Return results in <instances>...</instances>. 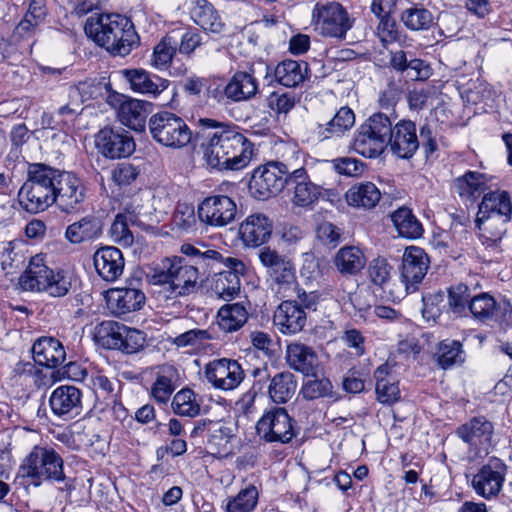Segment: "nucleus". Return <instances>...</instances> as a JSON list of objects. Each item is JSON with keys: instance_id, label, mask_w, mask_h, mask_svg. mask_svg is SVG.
<instances>
[{"instance_id": "obj_51", "label": "nucleus", "mask_w": 512, "mask_h": 512, "mask_svg": "<svg viewBox=\"0 0 512 512\" xmlns=\"http://www.w3.org/2000/svg\"><path fill=\"white\" fill-rule=\"evenodd\" d=\"M181 252L187 256L193 257L195 266L202 269L203 274L210 272V270L216 268L217 264L222 261V255L216 250H206L201 252L199 249L191 244H183L181 246Z\"/></svg>"}, {"instance_id": "obj_4", "label": "nucleus", "mask_w": 512, "mask_h": 512, "mask_svg": "<svg viewBox=\"0 0 512 512\" xmlns=\"http://www.w3.org/2000/svg\"><path fill=\"white\" fill-rule=\"evenodd\" d=\"M74 282L71 272L49 268L42 255L31 257L28 267L19 278V285L23 290L44 292L51 297L66 296Z\"/></svg>"}, {"instance_id": "obj_22", "label": "nucleus", "mask_w": 512, "mask_h": 512, "mask_svg": "<svg viewBox=\"0 0 512 512\" xmlns=\"http://www.w3.org/2000/svg\"><path fill=\"white\" fill-rule=\"evenodd\" d=\"M49 405L52 412L59 417H77L82 411V392L73 385H61L51 393Z\"/></svg>"}, {"instance_id": "obj_44", "label": "nucleus", "mask_w": 512, "mask_h": 512, "mask_svg": "<svg viewBox=\"0 0 512 512\" xmlns=\"http://www.w3.org/2000/svg\"><path fill=\"white\" fill-rule=\"evenodd\" d=\"M297 381L295 376L284 371L274 375L268 387L269 397L277 404H283L289 401L296 392Z\"/></svg>"}, {"instance_id": "obj_6", "label": "nucleus", "mask_w": 512, "mask_h": 512, "mask_svg": "<svg viewBox=\"0 0 512 512\" xmlns=\"http://www.w3.org/2000/svg\"><path fill=\"white\" fill-rule=\"evenodd\" d=\"M18 474L36 487L45 481H63V459L54 449L36 445L22 460Z\"/></svg>"}, {"instance_id": "obj_3", "label": "nucleus", "mask_w": 512, "mask_h": 512, "mask_svg": "<svg viewBox=\"0 0 512 512\" xmlns=\"http://www.w3.org/2000/svg\"><path fill=\"white\" fill-rule=\"evenodd\" d=\"M199 267L179 256L163 259L149 276L152 285L160 286V293L175 299L194 293L199 287Z\"/></svg>"}, {"instance_id": "obj_19", "label": "nucleus", "mask_w": 512, "mask_h": 512, "mask_svg": "<svg viewBox=\"0 0 512 512\" xmlns=\"http://www.w3.org/2000/svg\"><path fill=\"white\" fill-rule=\"evenodd\" d=\"M394 120L390 117L388 147L398 158L410 159L420 147L416 125L410 120H400L393 124Z\"/></svg>"}, {"instance_id": "obj_57", "label": "nucleus", "mask_w": 512, "mask_h": 512, "mask_svg": "<svg viewBox=\"0 0 512 512\" xmlns=\"http://www.w3.org/2000/svg\"><path fill=\"white\" fill-rule=\"evenodd\" d=\"M139 176L137 167L130 163L117 164L111 171V178L118 186H128Z\"/></svg>"}, {"instance_id": "obj_59", "label": "nucleus", "mask_w": 512, "mask_h": 512, "mask_svg": "<svg viewBox=\"0 0 512 512\" xmlns=\"http://www.w3.org/2000/svg\"><path fill=\"white\" fill-rule=\"evenodd\" d=\"M467 290L468 288L464 285H459L449 290L448 303L455 314H462L465 312L466 306L469 305L470 298Z\"/></svg>"}, {"instance_id": "obj_28", "label": "nucleus", "mask_w": 512, "mask_h": 512, "mask_svg": "<svg viewBox=\"0 0 512 512\" xmlns=\"http://www.w3.org/2000/svg\"><path fill=\"white\" fill-rule=\"evenodd\" d=\"M272 221L264 214L248 216L239 227V235L245 246H260L272 233Z\"/></svg>"}, {"instance_id": "obj_41", "label": "nucleus", "mask_w": 512, "mask_h": 512, "mask_svg": "<svg viewBox=\"0 0 512 512\" xmlns=\"http://www.w3.org/2000/svg\"><path fill=\"white\" fill-rule=\"evenodd\" d=\"M308 73V64L304 61L284 60L274 70L276 81L285 87H296L304 82Z\"/></svg>"}, {"instance_id": "obj_63", "label": "nucleus", "mask_w": 512, "mask_h": 512, "mask_svg": "<svg viewBox=\"0 0 512 512\" xmlns=\"http://www.w3.org/2000/svg\"><path fill=\"white\" fill-rule=\"evenodd\" d=\"M376 394L379 402L392 404L399 399V388L395 379L376 384Z\"/></svg>"}, {"instance_id": "obj_48", "label": "nucleus", "mask_w": 512, "mask_h": 512, "mask_svg": "<svg viewBox=\"0 0 512 512\" xmlns=\"http://www.w3.org/2000/svg\"><path fill=\"white\" fill-rule=\"evenodd\" d=\"M259 491L253 484L241 489L235 496L227 499L226 512H252L258 503Z\"/></svg>"}, {"instance_id": "obj_18", "label": "nucleus", "mask_w": 512, "mask_h": 512, "mask_svg": "<svg viewBox=\"0 0 512 512\" xmlns=\"http://www.w3.org/2000/svg\"><path fill=\"white\" fill-rule=\"evenodd\" d=\"M95 146L105 158L119 159L135 150L133 137L122 128L105 127L95 135Z\"/></svg>"}, {"instance_id": "obj_43", "label": "nucleus", "mask_w": 512, "mask_h": 512, "mask_svg": "<svg viewBox=\"0 0 512 512\" xmlns=\"http://www.w3.org/2000/svg\"><path fill=\"white\" fill-rule=\"evenodd\" d=\"M147 105L148 103L137 99H130L123 102L118 111L120 122L130 129L136 131L143 130L147 116Z\"/></svg>"}, {"instance_id": "obj_35", "label": "nucleus", "mask_w": 512, "mask_h": 512, "mask_svg": "<svg viewBox=\"0 0 512 512\" xmlns=\"http://www.w3.org/2000/svg\"><path fill=\"white\" fill-rule=\"evenodd\" d=\"M333 264L341 275L354 276L365 267L366 257L359 247L344 246L336 252Z\"/></svg>"}, {"instance_id": "obj_29", "label": "nucleus", "mask_w": 512, "mask_h": 512, "mask_svg": "<svg viewBox=\"0 0 512 512\" xmlns=\"http://www.w3.org/2000/svg\"><path fill=\"white\" fill-rule=\"evenodd\" d=\"M34 361L44 367L56 368L66 359L61 342L53 337H41L32 346Z\"/></svg>"}, {"instance_id": "obj_42", "label": "nucleus", "mask_w": 512, "mask_h": 512, "mask_svg": "<svg viewBox=\"0 0 512 512\" xmlns=\"http://www.w3.org/2000/svg\"><path fill=\"white\" fill-rule=\"evenodd\" d=\"M207 445L212 454L227 455L230 450V441L234 437V428L225 422H214L209 427Z\"/></svg>"}, {"instance_id": "obj_33", "label": "nucleus", "mask_w": 512, "mask_h": 512, "mask_svg": "<svg viewBox=\"0 0 512 512\" xmlns=\"http://www.w3.org/2000/svg\"><path fill=\"white\" fill-rule=\"evenodd\" d=\"M258 92V81L250 73L238 71L224 87V95L231 102L252 99Z\"/></svg>"}, {"instance_id": "obj_56", "label": "nucleus", "mask_w": 512, "mask_h": 512, "mask_svg": "<svg viewBox=\"0 0 512 512\" xmlns=\"http://www.w3.org/2000/svg\"><path fill=\"white\" fill-rule=\"evenodd\" d=\"M110 236L113 242L122 245L130 246L133 244L134 238L132 232L129 230L124 216L117 215L113 221L110 230Z\"/></svg>"}, {"instance_id": "obj_37", "label": "nucleus", "mask_w": 512, "mask_h": 512, "mask_svg": "<svg viewBox=\"0 0 512 512\" xmlns=\"http://www.w3.org/2000/svg\"><path fill=\"white\" fill-rule=\"evenodd\" d=\"M506 301L497 303L493 296L488 293H480L469 301L468 309L472 316L480 322L495 320L500 310L510 309Z\"/></svg>"}, {"instance_id": "obj_27", "label": "nucleus", "mask_w": 512, "mask_h": 512, "mask_svg": "<svg viewBox=\"0 0 512 512\" xmlns=\"http://www.w3.org/2000/svg\"><path fill=\"white\" fill-rule=\"evenodd\" d=\"M94 266L98 275L107 282L117 280L124 270L122 252L113 246L98 249L93 256Z\"/></svg>"}, {"instance_id": "obj_32", "label": "nucleus", "mask_w": 512, "mask_h": 512, "mask_svg": "<svg viewBox=\"0 0 512 512\" xmlns=\"http://www.w3.org/2000/svg\"><path fill=\"white\" fill-rule=\"evenodd\" d=\"M179 372L173 365L158 366L155 381L151 387V396L158 403H167L178 386Z\"/></svg>"}, {"instance_id": "obj_31", "label": "nucleus", "mask_w": 512, "mask_h": 512, "mask_svg": "<svg viewBox=\"0 0 512 512\" xmlns=\"http://www.w3.org/2000/svg\"><path fill=\"white\" fill-rule=\"evenodd\" d=\"M487 181L485 174L468 171L454 180L453 188L462 201L473 204L486 193Z\"/></svg>"}, {"instance_id": "obj_7", "label": "nucleus", "mask_w": 512, "mask_h": 512, "mask_svg": "<svg viewBox=\"0 0 512 512\" xmlns=\"http://www.w3.org/2000/svg\"><path fill=\"white\" fill-rule=\"evenodd\" d=\"M390 116L382 112L370 115L354 132L352 148L366 158H377L388 147Z\"/></svg>"}, {"instance_id": "obj_34", "label": "nucleus", "mask_w": 512, "mask_h": 512, "mask_svg": "<svg viewBox=\"0 0 512 512\" xmlns=\"http://www.w3.org/2000/svg\"><path fill=\"white\" fill-rule=\"evenodd\" d=\"M493 430V424L489 420L484 416H477L458 427L456 433L464 442L477 447L491 440Z\"/></svg>"}, {"instance_id": "obj_46", "label": "nucleus", "mask_w": 512, "mask_h": 512, "mask_svg": "<svg viewBox=\"0 0 512 512\" xmlns=\"http://www.w3.org/2000/svg\"><path fill=\"white\" fill-rule=\"evenodd\" d=\"M218 325L225 332L239 330L248 319L246 308L240 303L222 306L217 315Z\"/></svg>"}, {"instance_id": "obj_30", "label": "nucleus", "mask_w": 512, "mask_h": 512, "mask_svg": "<svg viewBox=\"0 0 512 512\" xmlns=\"http://www.w3.org/2000/svg\"><path fill=\"white\" fill-rule=\"evenodd\" d=\"M122 73L134 92L156 97L169 86L167 79L150 75L142 69L123 70Z\"/></svg>"}, {"instance_id": "obj_5", "label": "nucleus", "mask_w": 512, "mask_h": 512, "mask_svg": "<svg viewBox=\"0 0 512 512\" xmlns=\"http://www.w3.org/2000/svg\"><path fill=\"white\" fill-rule=\"evenodd\" d=\"M54 168L44 164L30 166L28 178L18 191V203L30 214L45 211L55 203Z\"/></svg>"}, {"instance_id": "obj_40", "label": "nucleus", "mask_w": 512, "mask_h": 512, "mask_svg": "<svg viewBox=\"0 0 512 512\" xmlns=\"http://www.w3.org/2000/svg\"><path fill=\"white\" fill-rule=\"evenodd\" d=\"M345 199L350 206L372 209L379 203L381 192L372 182L358 183L348 189Z\"/></svg>"}, {"instance_id": "obj_61", "label": "nucleus", "mask_w": 512, "mask_h": 512, "mask_svg": "<svg viewBox=\"0 0 512 512\" xmlns=\"http://www.w3.org/2000/svg\"><path fill=\"white\" fill-rule=\"evenodd\" d=\"M209 339L211 336L207 330L192 329L176 336L174 344L178 347L196 346Z\"/></svg>"}, {"instance_id": "obj_49", "label": "nucleus", "mask_w": 512, "mask_h": 512, "mask_svg": "<svg viewBox=\"0 0 512 512\" xmlns=\"http://www.w3.org/2000/svg\"><path fill=\"white\" fill-rule=\"evenodd\" d=\"M437 362L443 369H448L464 361L462 345L456 340H443L436 353Z\"/></svg>"}, {"instance_id": "obj_1", "label": "nucleus", "mask_w": 512, "mask_h": 512, "mask_svg": "<svg viewBox=\"0 0 512 512\" xmlns=\"http://www.w3.org/2000/svg\"><path fill=\"white\" fill-rule=\"evenodd\" d=\"M198 126L204 158L212 168L240 170L248 165L253 144L239 126L212 118H200Z\"/></svg>"}, {"instance_id": "obj_50", "label": "nucleus", "mask_w": 512, "mask_h": 512, "mask_svg": "<svg viewBox=\"0 0 512 512\" xmlns=\"http://www.w3.org/2000/svg\"><path fill=\"white\" fill-rule=\"evenodd\" d=\"M400 19L411 31L428 30L434 22L432 13L423 7H411L404 10Z\"/></svg>"}, {"instance_id": "obj_20", "label": "nucleus", "mask_w": 512, "mask_h": 512, "mask_svg": "<svg viewBox=\"0 0 512 512\" xmlns=\"http://www.w3.org/2000/svg\"><path fill=\"white\" fill-rule=\"evenodd\" d=\"M220 265L227 270L219 271L215 274L212 290L219 298L223 300H231L240 292V275L246 271L245 264L234 257H223ZM216 266H219L217 264Z\"/></svg>"}, {"instance_id": "obj_15", "label": "nucleus", "mask_w": 512, "mask_h": 512, "mask_svg": "<svg viewBox=\"0 0 512 512\" xmlns=\"http://www.w3.org/2000/svg\"><path fill=\"white\" fill-rule=\"evenodd\" d=\"M204 375L213 388L224 392L236 389L245 378L241 364L230 358L210 361L204 368Z\"/></svg>"}, {"instance_id": "obj_25", "label": "nucleus", "mask_w": 512, "mask_h": 512, "mask_svg": "<svg viewBox=\"0 0 512 512\" xmlns=\"http://www.w3.org/2000/svg\"><path fill=\"white\" fill-rule=\"evenodd\" d=\"M505 466L497 464L492 466L490 464L484 465L473 476L472 487L475 492L485 499L496 497L502 489L505 481Z\"/></svg>"}, {"instance_id": "obj_8", "label": "nucleus", "mask_w": 512, "mask_h": 512, "mask_svg": "<svg viewBox=\"0 0 512 512\" xmlns=\"http://www.w3.org/2000/svg\"><path fill=\"white\" fill-rule=\"evenodd\" d=\"M148 125L152 138L164 147L181 149L191 141L192 131L189 126L174 113H156L150 117Z\"/></svg>"}, {"instance_id": "obj_39", "label": "nucleus", "mask_w": 512, "mask_h": 512, "mask_svg": "<svg viewBox=\"0 0 512 512\" xmlns=\"http://www.w3.org/2000/svg\"><path fill=\"white\" fill-rule=\"evenodd\" d=\"M271 289L280 297L291 296L297 287L296 273L293 263L288 260L268 275Z\"/></svg>"}, {"instance_id": "obj_54", "label": "nucleus", "mask_w": 512, "mask_h": 512, "mask_svg": "<svg viewBox=\"0 0 512 512\" xmlns=\"http://www.w3.org/2000/svg\"><path fill=\"white\" fill-rule=\"evenodd\" d=\"M332 391V383L327 378L307 381L301 389L305 399L314 400L329 395Z\"/></svg>"}, {"instance_id": "obj_10", "label": "nucleus", "mask_w": 512, "mask_h": 512, "mask_svg": "<svg viewBox=\"0 0 512 512\" xmlns=\"http://www.w3.org/2000/svg\"><path fill=\"white\" fill-rule=\"evenodd\" d=\"M312 20L319 34L337 39H344L353 24L344 7L336 2L317 3Z\"/></svg>"}, {"instance_id": "obj_21", "label": "nucleus", "mask_w": 512, "mask_h": 512, "mask_svg": "<svg viewBox=\"0 0 512 512\" xmlns=\"http://www.w3.org/2000/svg\"><path fill=\"white\" fill-rule=\"evenodd\" d=\"M287 187L291 203L300 208H311L322 195V187L311 181L304 167L291 171Z\"/></svg>"}, {"instance_id": "obj_23", "label": "nucleus", "mask_w": 512, "mask_h": 512, "mask_svg": "<svg viewBox=\"0 0 512 512\" xmlns=\"http://www.w3.org/2000/svg\"><path fill=\"white\" fill-rule=\"evenodd\" d=\"M306 321V313L296 301H283L273 315L274 325L284 335L299 333L305 327Z\"/></svg>"}, {"instance_id": "obj_26", "label": "nucleus", "mask_w": 512, "mask_h": 512, "mask_svg": "<svg viewBox=\"0 0 512 512\" xmlns=\"http://www.w3.org/2000/svg\"><path fill=\"white\" fill-rule=\"evenodd\" d=\"M145 300L142 290L128 287L111 289L106 296L109 310L118 316L139 310Z\"/></svg>"}, {"instance_id": "obj_9", "label": "nucleus", "mask_w": 512, "mask_h": 512, "mask_svg": "<svg viewBox=\"0 0 512 512\" xmlns=\"http://www.w3.org/2000/svg\"><path fill=\"white\" fill-rule=\"evenodd\" d=\"M291 171L279 161H270L257 167L249 181V192L258 200L278 195L287 186Z\"/></svg>"}, {"instance_id": "obj_47", "label": "nucleus", "mask_w": 512, "mask_h": 512, "mask_svg": "<svg viewBox=\"0 0 512 512\" xmlns=\"http://www.w3.org/2000/svg\"><path fill=\"white\" fill-rule=\"evenodd\" d=\"M100 221L94 217H84L80 221L69 225L66 229V238L74 244L82 243L101 234Z\"/></svg>"}, {"instance_id": "obj_11", "label": "nucleus", "mask_w": 512, "mask_h": 512, "mask_svg": "<svg viewBox=\"0 0 512 512\" xmlns=\"http://www.w3.org/2000/svg\"><path fill=\"white\" fill-rule=\"evenodd\" d=\"M98 338L104 347L127 354L137 353L146 342L142 331L115 321L102 322L98 329Z\"/></svg>"}, {"instance_id": "obj_45", "label": "nucleus", "mask_w": 512, "mask_h": 512, "mask_svg": "<svg viewBox=\"0 0 512 512\" xmlns=\"http://www.w3.org/2000/svg\"><path fill=\"white\" fill-rule=\"evenodd\" d=\"M391 220L402 237L416 239L423 234L422 225L410 208L404 206L398 208L391 214Z\"/></svg>"}, {"instance_id": "obj_62", "label": "nucleus", "mask_w": 512, "mask_h": 512, "mask_svg": "<svg viewBox=\"0 0 512 512\" xmlns=\"http://www.w3.org/2000/svg\"><path fill=\"white\" fill-rule=\"evenodd\" d=\"M442 294H428L422 297V315L427 321L435 322L441 315Z\"/></svg>"}, {"instance_id": "obj_14", "label": "nucleus", "mask_w": 512, "mask_h": 512, "mask_svg": "<svg viewBox=\"0 0 512 512\" xmlns=\"http://www.w3.org/2000/svg\"><path fill=\"white\" fill-rule=\"evenodd\" d=\"M512 215V203L508 192L503 190L484 193L482 201L478 205L477 223L479 229L488 232L492 226L501 220L502 224L510 221Z\"/></svg>"}, {"instance_id": "obj_17", "label": "nucleus", "mask_w": 512, "mask_h": 512, "mask_svg": "<svg viewBox=\"0 0 512 512\" xmlns=\"http://www.w3.org/2000/svg\"><path fill=\"white\" fill-rule=\"evenodd\" d=\"M199 220L212 227H224L232 223L237 215L235 201L226 195L217 194L204 198L198 205Z\"/></svg>"}, {"instance_id": "obj_52", "label": "nucleus", "mask_w": 512, "mask_h": 512, "mask_svg": "<svg viewBox=\"0 0 512 512\" xmlns=\"http://www.w3.org/2000/svg\"><path fill=\"white\" fill-rule=\"evenodd\" d=\"M172 408L174 413L180 416L195 417L200 413L196 395L188 388L182 389L174 395Z\"/></svg>"}, {"instance_id": "obj_2", "label": "nucleus", "mask_w": 512, "mask_h": 512, "mask_svg": "<svg viewBox=\"0 0 512 512\" xmlns=\"http://www.w3.org/2000/svg\"><path fill=\"white\" fill-rule=\"evenodd\" d=\"M86 35L113 56H127L139 44V36L127 17L116 14H96L85 23Z\"/></svg>"}, {"instance_id": "obj_24", "label": "nucleus", "mask_w": 512, "mask_h": 512, "mask_svg": "<svg viewBox=\"0 0 512 512\" xmlns=\"http://www.w3.org/2000/svg\"><path fill=\"white\" fill-rule=\"evenodd\" d=\"M285 360L294 371L305 376H315L319 368V360L314 349L300 342L286 346Z\"/></svg>"}, {"instance_id": "obj_58", "label": "nucleus", "mask_w": 512, "mask_h": 512, "mask_svg": "<svg viewBox=\"0 0 512 512\" xmlns=\"http://www.w3.org/2000/svg\"><path fill=\"white\" fill-rule=\"evenodd\" d=\"M258 258L266 269L267 275H270L274 270L289 260L286 256L279 254L276 250H273L270 247L260 249Z\"/></svg>"}, {"instance_id": "obj_60", "label": "nucleus", "mask_w": 512, "mask_h": 512, "mask_svg": "<svg viewBox=\"0 0 512 512\" xmlns=\"http://www.w3.org/2000/svg\"><path fill=\"white\" fill-rule=\"evenodd\" d=\"M175 53L173 46L166 40L160 41L154 48L152 64L158 69L166 68Z\"/></svg>"}, {"instance_id": "obj_53", "label": "nucleus", "mask_w": 512, "mask_h": 512, "mask_svg": "<svg viewBox=\"0 0 512 512\" xmlns=\"http://www.w3.org/2000/svg\"><path fill=\"white\" fill-rule=\"evenodd\" d=\"M392 266L385 258H375L368 265L370 281L379 287H384L391 278Z\"/></svg>"}, {"instance_id": "obj_36", "label": "nucleus", "mask_w": 512, "mask_h": 512, "mask_svg": "<svg viewBox=\"0 0 512 512\" xmlns=\"http://www.w3.org/2000/svg\"><path fill=\"white\" fill-rule=\"evenodd\" d=\"M355 124V114L349 107H341L326 124H319L314 133L319 140L340 137Z\"/></svg>"}, {"instance_id": "obj_13", "label": "nucleus", "mask_w": 512, "mask_h": 512, "mask_svg": "<svg viewBox=\"0 0 512 512\" xmlns=\"http://www.w3.org/2000/svg\"><path fill=\"white\" fill-rule=\"evenodd\" d=\"M256 433L265 442L287 444L295 436L293 420L285 408H275L258 420Z\"/></svg>"}, {"instance_id": "obj_64", "label": "nucleus", "mask_w": 512, "mask_h": 512, "mask_svg": "<svg viewBox=\"0 0 512 512\" xmlns=\"http://www.w3.org/2000/svg\"><path fill=\"white\" fill-rule=\"evenodd\" d=\"M377 33L380 41L384 45L395 42L398 39V30L395 20L391 17L380 19Z\"/></svg>"}, {"instance_id": "obj_55", "label": "nucleus", "mask_w": 512, "mask_h": 512, "mask_svg": "<svg viewBox=\"0 0 512 512\" xmlns=\"http://www.w3.org/2000/svg\"><path fill=\"white\" fill-rule=\"evenodd\" d=\"M174 224L182 230H190L196 226V214L192 204L179 203L173 215Z\"/></svg>"}, {"instance_id": "obj_16", "label": "nucleus", "mask_w": 512, "mask_h": 512, "mask_svg": "<svg viewBox=\"0 0 512 512\" xmlns=\"http://www.w3.org/2000/svg\"><path fill=\"white\" fill-rule=\"evenodd\" d=\"M429 268V258L425 251L417 246H409L402 257L401 284L404 291L397 298L418 290Z\"/></svg>"}, {"instance_id": "obj_12", "label": "nucleus", "mask_w": 512, "mask_h": 512, "mask_svg": "<svg viewBox=\"0 0 512 512\" xmlns=\"http://www.w3.org/2000/svg\"><path fill=\"white\" fill-rule=\"evenodd\" d=\"M55 204L62 212L74 213L81 209L85 199V187L75 174L54 168Z\"/></svg>"}, {"instance_id": "obj_38", "label": "nucleus", "mask_w": 512, "mask_h": 512, "mask_svg": "<svg viewBox=\"0 0 512 512\" xmlns=\"http://www.w3.org/2000/svg\"><path fill=\"white\" fill-rule=\"evenodd\" d=\"M192 20L202 29L212 33H220L223 22L213 5L207 0H195L190 9Z\"/></svg>"}]
</instances>
